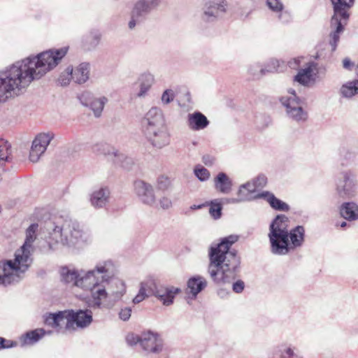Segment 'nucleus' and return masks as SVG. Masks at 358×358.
I'll list each match as a JSON object with an SVG mask.
<instances>
[{"label": "nucleus", "mask_w": 358, "mask_h": 358, "mask_svg": "<svg viewBox=\"0 0 358 358\" xmlns=\"http://www.w3.org/2000/svg\"><path fill=\"white\" fill-rule=\"evenodd\" d=\"M62 280L88 292L85 299L87 306L93 309L110 308L126 293L124 282L118 277V269L110 259L97 262L90 269L61 271Z\"/></svg>", "instance_id": "nucleus-1"}, {"label": "nucleus", "mask_w": 358, "mask_h": 358, "mask_svg": "<svg viewBox=\"0 0 358 358\" xmlns=\"http://www.w3.org/2000/svg\"><path fill=\"white\" fill-rule=\"evenodd\" d=\"M69 48L51 49L18 60L1 71V102L18 96L34 80L56 67Z\"/></svg>", "instance_id": "nucleus-2"}, {"label": "nucleus", "mask_w": 358, "mask_h": 358, "mask_svg": "<svg viewBox=\"0 0 358 358\" xmlns=\"http://www.w3.org/2000/svg\"><path fill=\"white\" fill-rule=\"evenodd\" d=\"M238 239V236L230 235L210 248L208 273L215 283L229 282L238 276L241 259L236 250H230Z\"/></svg>", "instance_id": "nucleus-3"}, {"label": "nucleus", "mask_w": 358, "mask_h": 358, "mask_svg": "<svg viewBox=\"0 0 358 358\" xmlns=\"http://www.w3.org/2000/svg\"><path fill=\"white\" fill-rule=\"evenodd\" d=\"M38 229L37 223L31 224L25 231L26 238L23 245L17 249L14 255V259L6 260L2 266L1 285H13L20 282L25 275V273L31 266L33 259L31 252L33 243L36 239Z\"/></svg>", "instance_id": "nucleus-4"}, {"label": "nucleus", "mask_w": 358, "mask_h": 358, "mask_svg": "<svg viewBox=\"0 0 358 358\" xmlns=\"http://www.w3.org/2000/svg\"><path fill=\"white\" fill-rule=\"evenodd\" d=\"M43 232L47 234L45 239L50 249L58 243L69 248H79L89 239L76 221L63 217H54L46 221Z\"/></svg>", "instance_id": "nucleus-5"}, {"label": "nucleus", "mask_w": 358, "mask_h": 358, "mask_svg": "<svg viewBox=\"0 0 358 358\" xmlns=\"http://www.w3.org/2000/svg\"><path fill=\"white\" fill-rule=\"evenodd\" d=\"M289 219L283 214L277 215L269 224L268 238L270 250L275 255H286L288 250V224Z\"/></svg>", "instance_id": "nucleus-6"}, {"label": "nucleus", "mask_w": 358, "mask_h": 358, "mask_svg": "<svg viewBox=\"0 0 358 358\" xmlns=\"http://www.w3.org/2000/svg\"><path fill=\"white\" fill-rule=\"evenodd\" d=\"M334 15L331 19V31L329 34V44L331 52L336 50L340 36L344 30L350 17V9L353 6L355 0H330Z\"/></svg>", "instance_id": "nucleus-7"}, {"label": "nucleus", "mask_w": 358, "mask_h": 358, "mask_svg": "<svg viewBox=\"0 0 358 358\" xmlns=\"http://www.w3.org/2000/svg\"><path fill=\"white\" fill-rule=\"evenodd\" d=\"M335 192L342 199H350L357 194V180L352 170L341 171L336 179Z\"/></svg>", "instance_id": "nucleus-8"}, {"label": "nucleus", "mask_w": 358, "mask_h": 358, "mask_svg": "<svg viewBox=\"0 0 358 358\" xmlns=\"http://www.w3.org/2000/svg\"><path fill=\"white\" fill-rule=\"evenodd\" d=\"M161 0H138L134 4L128 22L129 29H134L137 25L143 22L148 15L156 9Z\"/></svg>", "instance_id": "nucleus-9"}, {"label": "nucleus", "mask_w": 358, "mask_h": 358, "mask_svg": "<svg viewBox=\"0 0 358 358\" xmlns=\"http://www.w3.org/2000/svg\"><path fill=\"white\" fill-rule=\"evenodd\" d=\"M227 8L226 0H208L202 8L201 20L204 23H214L222 17Z\"/></svg>", "instance_id": "nucleus-10"}, {"label": "nucleus", "mask_w": 358, "mask_h": 358, "mask_svg": "<svg viewBox=\"0 0 358 358\" xmlns=\"http://www.w3.org/2000/svg\"><path fill=\"white\" fill-rule=\"evenodd\" d=\"M282 105L285 108L287 117L296 122H303L308 119V113L301 106V101L296 95L293 96H282L280 99Z\"/></svg>", "instance_id": "nucleus-11"}, {"label": "nucleus", "mask_w": 358, "mask_h": 358, "mask_svg": "<svg viewBox=\"0 0 358 358\" xmlns=\"http://www.w3.org/2000/svg\"><path fill=\"white\" fill-rule=\"evenodd\" d=\"M141 122L143 131L166 125L162 110L157 106L150 108L144 115Z\"/></svg>", "instance_id": "nucleus-12"}, {"label": "nucleus", "mask_w": 358, "mask_h": 358, "mask_svg": "<svg viewBox=\"0 0 358 358\" xmlns=\"http://www.w3.org/2000/svg\"><path fill=\"white\" fill-rule=\"evenodd\" d=\"M54 137L55 134L52 132L41 133L36 136L32 142L29 153V160L31 162L35 163L38 161Z\"/></svg>", "instance_id": "nucleus-13"}, {"label": "nucleus", "mask_w": 358, "mask_h": 358, "mask_svg": "<svg viewBox=\"0 0 358 358\" xmlns=\"http://www.w3.org/2000/svg\"><path fill=\"white\" fill-rule=\"evenodd\" d=\"M92 322V313L89 309L85 310H67V322L65 325L69 329L76 324L78 327L85 328Z\"/></svg>", "instance_id": "nucleus-14"}, {"label": "nucleus", "mask_w": 358, "mask_h": 358, "mask_svg": "<svg viewBox=\"0 0 358 358\" xmlns=\"http://www.w3.org/2000/svg\"><path fill=\"white\" fill-rule=\"evenodd\" d=\"M148 141L157 149H162L170 143V134L167 126L144 131Z\"/></svg>", "instance_id": "nucleus-15"}, {"label": "nucleus", "mask_w": 358, "mask_h": 358, "mask_svg": "<svg viewBox=\"0 0 358 358\" xmlns=\"http://www.w3.org/2000/svg\"><path fill=\"white\" fill-rule=\"evenodd\" d=\"M82 105L89 107L96 117H101L104 106L108 102V98L101 96L99 98L92 97L90 92H84L79 97Z\"/></svg>", "instance_id": "nucleus-16"}, {"label": "nucleus", "mask_w": 358, "mask_h": 358, "mask_svg": "<svg viewBox=\"0 0 358 358\" xmlns=\"http://www.w3.org/2000/svg\"><path fill=\"white\" fill-rule=\"evenodd\" d=\"M134 192L144 204L152 206L155 203V196L152 186L143 180H136L134 183Z\"/></svg>", "instance_id": "nucleus-17"}, {"label": "nucleus", "mask_w": 358, "mask_h": 358, "mask_svg": "<svg viewBox=\"0 0 358 358\" xmlns=\"http://www.w3.org/2000/svg\"><path fill=\"white\" fill-rule=\"evenodd\" d=\"M94 150L99 154L104 155H113L117 158V162L127 170L131 169L134 164V159L131 157L119 153L117 150H115L114 148H112V152H110V148L107 144H97L94 146Z\"/></svg>", "instance_id": "nucleus-18"}, {"label": "nucleus", "mask_w": 358, "mask_h": 358, "mask_svg": "<svg viewBox=\"0 0 358 358\" xmlns=\"http://www.w3.org/2000/svg\"><path fill=\"white\" fill-rule=\"evenodd\" d=\"M181 292L178 287L159 285L154 293L156 297L164 306H169L173 304L176 296Z\"/></svg>", "instance_id": "nucleus-19"}, {"label": "nucleus", "mask_w": 358, "mask_h": 358, "mask_svg": "<svg viewBox=\"0 0 358 358\" xmlns=\"http://www.w3.org/2000/svg\"><path fill=\"white\" fill-rule=\"evenodd\" d=\"M305 236L306 230L303 226L297 225L292 229L288 226L289 253L303 245Z\"/></svg>", "instance_id": "nucleus-20"}, {"label": "nucleus", "mask_w": 358, "mask_h": 358, "mask_svg": "<svg viewBox=\"0 0 358 358\" xmlns=\"http://www.w3.org/2000/svg\"><path fill=\"white\" fill-rule=\"evenodd\" d=\"M140 345L147 352L157 353L162 351V345L157 334L147 331L141 334Z\"/></svg>", "instance_id": "nucleus-21"}, {"label": "nucleus", "mask_w": 358, "mask_h": 358, "mask_svg": "<svg viewBox=\"0 0 358 358\" xmlns=\"http://www.w3.org/2000/svg\"><path fill=\"white\" fill-rule=\"evenodd\" d=\"M101 38V33L96 29H91L83 35L80 41V48L84 51L94 50L99 45Z\"/></svg>", "instance_id": "nucleus-22"}, {"label": "nucleus", "mask_w": 358, "mask_h": 358, "mask_svg": "<svg viewBox=\"0 0 358 358\" xmlns=\"http://www.w3.org/2000/svg\"><path fill=\"white\" fill-rule=\"evenodd\" d=\"M255 198L265 199L275 210L288 212L290 210V207L287 203L279 199L273 193L268 191H264L255 196Z\"/></svg>", "instance_id": "nucleus-23"}, {"label": "nucleus", "mask_w": 358, "mask_h": 358, "mask_svg": "<svg viewBox=\"0 0 358 358\" xmlns=\"http://www.w3.org/2000/svg\"><path fill=\"white\" fill-rule=\"evenodd\" d=\"M52 333V331H45L42 328L29 331L20 337V345L22 347L32 345L40 341L45 335H50Z\"/></svg>", "instance_id": "nucleus-24"}, {"label": "nucleus", "mask_w": 358, "mask_h": 358, "mask_svg": "<svg viewBox=\"0 0 358 358\" xmlns=\"http://www.w3.org/2000/svg\"><path fill=\"white\" fill-rule=\"evenodd\" d=\"M215 189L222 194H229L232 191L233 181L224 172H219L213 180Z\"/></svg>", "instance_id": "nucleus-25"}, {"label": "nucleus", "mask_w": 358, "mask_h": 358, "mask_svg": "<svg viewBox=\"0 0 358 358\" xmlns=\"http://www.w3.org/2000/svg\"><path fill=\"white\" fill-rule=\"evenodd\" d=\"M271 358H303V356L295 345L282 343L278 346Z\"/></svg>", "instance_id": "nucleus-26"}, {"label": "nucleus", "mask_w": 358, "mask_h": 358, "mask_svg": "<svg viewBox=\"0 0 358 358\" xmlns=\"http://www.w3.org/2000/svg\"><path fill=\"white\" fill-rule=\"evenodd\" d=\"M210 122L201 112L195 111L187 115V125L193 131L204 129L209 125Z\"/></svg>", "instance_id": "nucleus-27"}, {"label": "nucleus", "mask_w": 358, "mask_h": 358, "mask_svg": "<svg viewBox=\"0 0 358 358\" xmlns=\"http://www.w3.org/2000/svg\"><path fill=\"white\" fill-rule=\"evenodd\" d=\"M341 217L349 222L358 220V205L354 201L343 202L339 207Z\"/></svg>", "instance_id": "nucleus-28"}, {"label": "nucleus", "mask_w": 358, "mask_h": 358, "mask_svg": "<svg viewBox=\"0 0 358 358\" xmlns=\"http://www.w3.org/2000/svg\"><path fill=\"white\" fill-rule=\"evenodd\" d=\"M110 190L108 187H101L92 192L90 196V202L96 208H103L108 202Z\"/></svg>", "instance_id": "nucleus-29"}, {"label": "nucleus", "mask_w": 358, "mask_h": 358, "mask_svg": "<svg viewBox=\"0 0 358 358\" xmlns=\"http://www.w3.org/2000/svg\"><path fill=\"white\" fill-rule=\"evenodd\" d=\"M138 82L139 91L136 96L138 98H144L155 83V76L150 72H144L139 76Z\"/></svg>", "instance_id": "nucleus-30"}, {"label": "nucleus", "mask_w": 358, "mask_h": 358, "mask_svg": "<svg viewBox=\"0 0 358 358\" xmlns=\"http://www.w3.org/2000/svg\"><path fill=\"white\" fill-rule=\"evenodd\" d=\"M90 64L88 62L80 64L73 69V80L79 85L85 83L90 78Z\"/></svg>", "instance_id": "nucleus-31"}, {"label": "nucleus", "mask_w": 358, "mask_h": 358, "mask_svg": "<svg viewBox=\"0 0 358 358\" xmlns=\"http://www.w3.org/2000/svg\"><path fill=\"white\" fill-rule=\"evenodd\" d=\"M207 285V281L205 278L201 275H195L187 281V287L190 293L196 297Z\"/></svg>", "instance_id": "nucleus-32"}, {"label": "nucleus", "mask_w": 358, "mask_h": 358, "mask_svg": "<svg viewBox=\"0 0 358 358\" xmlns=\"http://www.w3.org/2000/svg\"><path fill=\"white\" fill-rule=\"evenodd\" d=\"M340 94L342 97L351 99L358 94V79L348 81L343 84L340 88Z\"/></svg>", "instance_id": "nucleus-33"}, {"label": "nucleus", "mask_w": 358, "mask_h": 358, "mask_svg": "<svg viewBox=\"0 0 358 358\" xmlns=\"http://www.w3.org/2000/svg\"><path fill=\"white\" fill-rule=\"evenodd\" d=\"M64 320L67 321V310L49 313L45 317V323L48 326L57 328L60 326L61 322Z\"/></svg>", "instance_id": "nucleus-34"}, {"label": "nucleus", "mask_w": 358, "mask_h": 358, "mask_svg": "<svg viewBox=\"0 0 358 358\" xmlns=\"http://www.w3.org/2000/svg\"><path fill=\"white\" fill-rule=\"evenodd\" d=\"M294 81L299 84L307 86L313 80V68L309 64L307 67L300 69L294 76Z\"/></svg>", "instance_id": "nucleus-35"}, {"label": "nucleus", "mask_w": 358, "mask_h": 358, "mask_svg": "<svg viewBox=\"0 0 358 358\" xmlns=\"http://www.w3.org/2000/svg\"><path fill=\"white\" fill-rule=\"evenodd\" d=\"M13 149L11 144L1 138V166L3 162H13Z\"/></svg>", "instance_id": "nucleus-36"}, {"label": "nucleus", "mask_w": 358, "mask_h": 358, "mask_svg": "<svg viewBox=\"0 0 358 358\" xmlns=\"http://www.w3.org/2000/svg\"><path fill=\"white\" fill-rule=\"evenodd\" d=\"M237 198L225 199L224 200L228 203H238L245 201H250L252 199H256L255 196L252 197L251 195H249V194L246 190L244 189V188H241V185L239 186L237 191Z\"/></svg>", "instance_id": "nucleus-37"}, {"label": "nucleus", "mask_w": 358, "mask_h": 358, "mask_svg": "<svg viewBox=\"0 0 358 358\" xmlns=\"http://www.w3.org/2000/svg\"><path fill=\"white\" fill-rule=\"evenodd\" d=\"M158 285H159L153 278H149L140 283L139 289L141 290H143V292L148 293V296H154V293L157 289Z\"/></svg>", "instance_id": "nucleus-38"}, {"label": "nucleus", "mask_w": 358, "mask_h": 358, "mask_svg": "<svg viewBox=\"0 0 358 358\" xmlns=\"http://www.w3.org/2000/svg\"><path fill=\"white\" fill-rule=\"evenodd\" d=\"M209 206V213L210 216L215 220L220 218L222 210L221 203L218 201V200L215 199L210 201Z\"/></svg>", "instance_id": "nucleus-39"}, {"label": "nucleus", "mask_w": 358, "mask_h": 358, "mask_svg": "<svg viewBox=\"0 0 358 358\" xmlns=\"http://www.w3.org/2000/svg\"><path fill=\"white\" fill-rule=\"evenodd\" d=\"M73 67L68 66L65 71L59 75L58 83L61 86H67L71 80H73Z\"/></svg>", "instance_id": "nucleus-40"}, {"label": "nucleus", "mask_w": 358, "mask_h": 358, "mask_svg": "<svg viewBox=\"0 0 358 358\" xmlns=\"http://www.w3.org/2000/svg\"><path fill=\"white\" fill-rule=\"evenodd\" d=\"M342 157V165L348 166L355 162L357 155L354 152L345 150H343Z\"/></svg>", "instance_id": "nucleus-41"}, {"label": "nucleus", "mask_w": 358, "mask_h": 358, "mask_svg": "<svg viewBox=\"0 0 358 358\" xmlns=\"http://www.w3.org/2000/svg\"><path fill=\"white\" fill-rule=\"evenodd\" d=\"M194 172L196 178L200 181H206L210 176L209 171L203 166L196 167L194 170Z\"/></svg>", "instance_id": "nucleus-42"}, {"label": "nucleus", "mask_w": 358, "mask_h": 358, "mask_svg": "<svg viewBox=\"0 0 358 358\" xmlns=\"http://www.w3.org/2000/svg\"><path fill=\"white\" fill-rule=\"evenodd\" d=\"M276 15L278 20L283 24H288L292 21V16L290 12L285 10V8H282V11L278 12Z\"/></svg>", "instance_id": "nucleus-43"}, {"label": "nucleus", "mask_w": 358, "mask_h": 358, "mask_svg": "<svg viewBox=\"0 0 358 358\" xmlns=\"http://www.w3.org/2000/svg\"><path fill=\"white\" fill-rule=\"evenodd\" d=\"M266 6L273 13H277L285 8L284 4L281 0H266Z\"/></svg>", "instance_id": "nucleus-44"}, {"label": "nucleus", "mask_w": 358, "mask_h": 358, "mask_svg": "<svg viewBox=\"0 0 358 358\" xmlns=\"http://www.w3.org/2000/svg\"><path fill=\"white\" fill-rule=\"evenodd\" d=\"M171 184L169 178L164 176H160L157 180V188L160 190H166Z\"/></svg>", "instance_id": "nucleus-45"}, {"label": "nucleus", "mask_w": 358, "mask_h": 358, "mask_svg": "<svg viewBox=\"0 0 358 358\" xmlns=\"http://www.w3.org/2000/svg\"><path fill=\"white\" fill-rule=\"evenodd\" d=\"M175 98V93L171 89L166 90L162 95V102L163 104H169L173 101Z\"/></svg>", "instance_id": "nucleus-46"}, {"label": "nucleus", "mask_w": 358, "mask_h": 358, "mask_svg": "<svg viewBox=\"0 0 358 358\" xmlns=\"http://www.w3.org/2000/svg\"><path fill=\"white\" fill-rule=\"evenodd\" d=\"M256 188L262 189L264 187L267 183V178L264 174H259L252 180Z\"/></svg>", "instance_id": "nucleus-47"}, {"label": "nucleus", "mask_w": 358, "mask_h": 358, "mask_svg": "<svg viewBox=\"0 0 358 358\" xmlns=\"http://www.w3.org/2000/svg\"><path fill=\"white\" fill-rule=\"evenodd\" d=\"M249 72L254 76H258L259 74L264 75L266 71V68H262L259 64H255L249 68Z\"/></svg>", "instance_id": "nucleus-48"}, {"label": "nucleus", "mask_w": 358, "mask_h": 358, "mask_svg": "<svg viewBox=\"0 0 358 358\" xmlns=\"http://www.w3.org/2000/svg\"><path fill=\"white\" fill-rule=\"evenodd\" d=\"M141 334L138 335L134 333L128 334L126 337V341L128 345L132 346L141 343Z\"/></svg>", "instance_id": "nucleus-49"}, {"label": "nucleus", "mask_w": 358, "mask_h": 358, "mask_svg": "<svg viewBox=\"0 0 358 358\" xmlns=\"http://www.w3.org/2000/svg\"><path fill=\"white\" fill-rule=\"evenodd\" d=\"M280 66V62L278 59H272L268 63L266 68V72H275L277 71Z\"/></svg>", "instance_id": "nucleus-50"}, {"label": "nucleus", "mask_w": 358, "mask_h": 358, "mask_svg": "<svg viewBox=\"0 0 358 358\" xmlns=\"http://www.w3.org/2000/svg\"><path fill=\"white\" fill-rule=\"evenodd\" d=\"M131 314V308L126 307L120 310V311L119 312V317L122 320L127 321L130 318Z\"/></svg>", "instance_id": "nucleus-51"}, {"label": "nucleus", "mask_w": 358, "mask_h": 358, "mask_svg": "<svg viewBox=\"0 0 358 358\" xmlns=\"http://www.w3.org/2000/svg\"><path fill=\"white\" fill-rule=\"evenodd\" d=\"M241 188H244L245 190L250 195L251 194L256 192L257 189L252 180L248 181L244 184L241 185Z\"/></svg>", "instance_id": "nucleus-52"}, {"label": "nucleus", "mask_w": 358, "mask_h": 358, "mask_svg": "<svg viewBox=\"0 0 358 358\" xmlns=\"http://www.w3.org/2000/svg\"><path fill=\"white\" fill-rule=\"evenodd\" d=\"M245 288V283L241 280H238L232 284V289L235 293H241Z\"/></svg>", "instance_id": "nucleus-53"}, {"label": "nucleus", "mask_w": 358, "mask_h": 358, "mask_svg": "<svg viewBox=\"0 0 358 358\" xmlns=\"http://www.w3.org/2000/svg\"><path fill=\"white\" fill-rule=\"evenodd\" d=\"M148 297V294L139 289L138 294L133 299V303L138 304Z\"/></svg>", "instance_id": "nucleus-54"}, {"label": "nucleus", "mask_w": 358, "mask_h": 358, "mask_svg": "<svg viewBox=\"0 0 358 358\" xmlns=\"http://www.w3.org/2000/svg\"><path fill=\"white\" fill-rule=\"evenodd\" d=\"M159 205L162 209L167 210L172 206V201L169 198L163 196L159 199Z\"/></svg>", "instance_id": "nucleus-55"}, {"label": "nucleus", "mask_w": 358, "mask_h": 358, "mask_svg": "<svg viewBox=\"0 0 358 358\" xmlns=\"http://www.w3.org/2000/svg\"><path fill=\"white\" fill-rule=\"evenodd\" d=\"M17 345V342L7 340V339L1 337V349L13 348V347L16 346Z\"/></svg>", "instance_id": "nucleus-56"}, {"label": "nucleus", "mask_w": 358, "mask_h": 358, "mask_svg": "<svg viewBox=\"0 0 358 358\" xmlns=\"http://www.w3.org/2000/svg\"><path fill=\"white\" fill-rule=\"evenodd\" d=\"M202 162L206 166H210L214 164L215 158L209 155H205L202 157Z\"/></svg>", "instance_id": "nucleus-57"}, {"label": "nucleus", "mask_w": 358, "mask_h": 358, "mask_svg": "<svg viewBox=\"0 0 358 358\" xmlns=\"http://www.w3.org/2000/svg\"><path fill=\"white\" fill-rule=\"evenodd\" d=\"M353 66L354 63L348 57H346L343 60V66L344 69L351 70Z\"/></svg>", "instance_id": "nucleus-58"}, {"label": "nucleus", "mask_w": 358, "mask_h": 358, "mask_svg": "<svg viewBox=\"0 0 358 358\" xmlns=\"http://www.w3.org/2000/svg\"><path fill=\"white\" fill-rule=\"evenodd\" d=\"M217 295L220 298H225L229 295V292L227 290H225L224 289H220L217 291Z\"/></svg>", "instance_id": "nucleus-59"}, {"label": "nucleus", "mask_w": 358, "mask_h": 358, "mask_svg": "<svg viewBox=\"0 0 358 358\" xmlns=\"http://www.w3.org/2000/svg\"><path fill=\"white\" fill-rule=\"evenodd\" d=\"M289 66L291 68H296L299 66V59H294L292 61L289 62Z\"/></svg>", "instance_id": "nucleus-60"}, {"label": "nucleus", "mask_w": 358, "mask_h": 358, "mask_svg": "<svg viewBox=\"0 0 358 358\" xmlns=\"http://www.w3.org/2000/svg\"><path fill=\"white\" fill-rule=\"evenodd\" d=\"M336 226L340 227L341 228L345 229L347 227H350V224L347 222L343 221L341 223L336 224Z\"/></svg>", "instance_id": "nucleus-61"}, {"label": "nucleus", "mask_w": 358, "mask_h": 358, "mask_svg": "<svg viewBox=\"0 0 358 358\" xmlns=\"http://www.w3.org/2000/svg\"><path fill=\"white\" fill-rule=\"evenodd\" d=\"M203 205H192L190 206L191 210H197L201 208Z\"/></svg>", "instance_id": "nucleus-62"}, {"label": "nucleus", "mask_w": 358, "mask_h": 358, "mask_svg": "<svg viewBox=\"0 0 358 358\" xmlns=\"http://www.w3.org/2000/svg\"><path fill=\"white\" fill-rule=\"evenodd\" d=\"M288 92L290 94V95L289 96H293V94L296 95V92L294 90L290 89V90H289Z\"/></svg>", "instance_id": "nucleus-63"}, {"label": "nucleus", "mask_w": 358, "mask_h": 358, "mask_svg": "<svg viewBox=\"0 0 358 358\" xmlns=\"http://www.w3.org/2000/svg\"><path fill=\"white\" fill-rule=\"evenodd\" d=\"M357 69H358V64H357Z\"/></svg>", "instance_id": "nucleus-64"}]
</instances>
